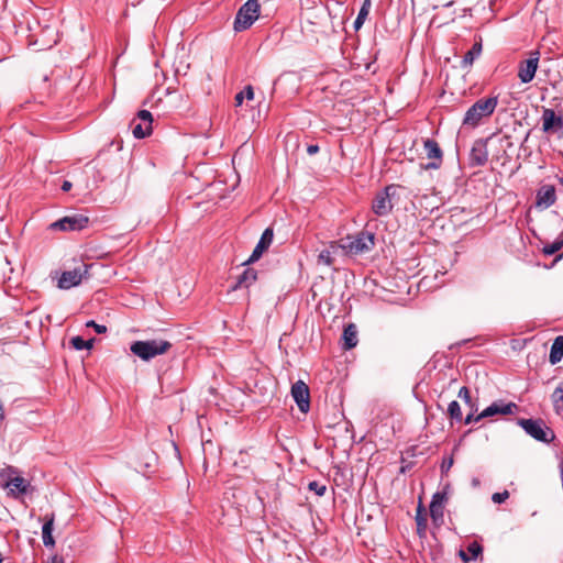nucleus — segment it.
I'll return each instance as SVG.
<instances>
[{"label":"nucleus","instance_id":"obj_1","mask_svg":"<svg viewBox=\"0 0 563 563\" xmlns=\"http://www.w3.org/2000/svg\"><path fill=\"white\" fill-rule=\"evenodd\" d=\"M498 106V97L481 98L465 112L462 125L468 129L477 128L484 119L489 118Z\"/></svg>","mask_w":563,"mask_h":563},{"label":"nucleus","instance_id":"obj_2","mask_svg":"<svg viewBox=\"0 0 563 563\" xmlns=\"http://www.w3.org/2000/svg\"><path fill=\"white\" fill-rule=\"evenodd\" d=\"M172 347L165 340L135 341L131 344V352L143 361H150L157 355L166 353Z\"/></svg>","mask_w":563,"mask_h":563},{"label":"nucleus","instance_id":"obj_3","mask_svg":"<svg viewBox=\"0 0 563 563\" xmlns=\"http://www.w3.org/2000/svg\"><path fill=\"white\" fill-rule=\"evenodd\" d=\"M375 245V235L371 232H361L354 236H347L342 241V249L350 254H363Z\"/></svg>","mask_w":563,"mask_h":563},{"label":"nucleus","instance_id":"obj_4","mask_svg":"<svg viewBox=\"0 0 563 563\" xmlns=\"http://www.w3.org/2000/svg\"><path fill=\"white\" fill-rule=\"evenodd\" d=\"M260 4L257 0H247L238 11L234 19V31L242 32L249 29L258 18Z\"/></svg>","mask_w":563,"mask_h":563},{"label":"nucleus","instance_id":"obj_5","mask_svg":"<svg viewBox=\"0 0 563 563\" xmlns=\"http://www.w3.org/2000/svg\"><path fill=\"white\" fill-rule=\"evenodd\" d=\"M518 424L537 441L549 443L555 438L554 432L542 420L518 419Z\"/></svg>","mask_w":563,"mask_h":563},{"label":"nucleus","instance_id":"obj_6","mask_svg":"<svg viewBox=\"0 0 563 563\" xmlns=\"http://www.w3.org/2000/svg\"><path fill=\"white\" fill-rule=\"evenodd\" d=\"M397 187L398 186L394 184L388 185L375 195L372 202V210L376 216L384 217L391 212L394 208L391 199L396 195Z\"/></svg>","mask_w":563,"mask_h":563},{"label":"nucleus","instance_id":"obj_7","mask_svg":"<svg viewBox=\"0 0 563 563\" xmlns=\"http://www.w3.org/2000/svg\"><path fill=\"white\" fill-rule=\"evenodd\" d=\"M89 223L88 217L81 213H74L71 216H66L53 223H51V230H59V231H80L87 228Z\"/></svg>","mask_w":563,"mask_h":563},{"label":"nucleus","instance_id":"obj_8","mask_svg":"<svg viewBox=\"0 0 563 563\" xmlns=\"http://www.w3.org/2000/svg\"><path fill=\"white\" fill-rule=\"evenodd\" d=\"M539 58V51H532L530 52L529 58L519 63L518 77L522 84H528L533 80L538 69Z\"/></svg>","mask_w":563,"mask_h":563},{"label":"nucleus","instance_id":"obj_9","mask_svg":"<svg viewBox=\"0 0 563 563\" xmlns=\"http://www.w3.org/2000/svg\"><path fill=\"white\" fill-rule=\"evenodd\" d=\"M423 148L426 155L431 162L423 166L424 169H438L440 168L443 161V152L438 144V142L433 139H426L423 141Z\"/></svg>","mask_w":563,"mask_h":563},{"label":"nucleus","instance_id":"obj_10","mask_svg":"<svg viewBox=\"0 0 563 563\" xmlns=\"http://www.w3.org/2000/svg\"><path fill=\"white\" fill-rule=\"evenodd\" d=\"M291 396L301 412H308L310 408V391L308 385L297 380L291 386Z\"/></svg>","mask_w":563,"mask_h":563},{"label":"nucleus","instance_id":"obj_11","mask_svg":"<svg viewBox=\"0 0 563 563\" xmlns=\"http://www.w3.org/2000/svg\"><path fill=\"white\" fill-rule=\"evenodd\" d=\"M274 239V231L272 228H267L261 235L260 241L257 242L255 249L253 250L251 256L243 263V265H249L255 263L261 258L263 253L268 250Z\"/></svg>","mask_w":563,"mask_h":563},{"label":"nucleus","instance_id":"obj_12","mask_svg":"<svg viewBox=\"0 0 563 563\" xmlns=\"http://www.w3.org/2000/svg\"><path fill=\"white\" fill-rule=\"evenodd\" d=\"M563 129V118L551 108H543L542 131L545 133L558 132Z\"/></svg>","mask_w":563,"mask_h":563},{"label":"nucleus","instance_id":"obj_13","mask_svg":"<svg viewBox=\"0 0 563 563\" xmlns=\"http://www.w3.org/2000/svg\"><path fill=\"white\" fill-rule=\"evenodd\" d=\"M87 273V266H84V272H81L80 267L63 272L58 279V287L60 289H69L74 286H77L78 284H80L84 275Z\"/></svg>","mask_w":563,"mask_h":563},{"label":"nucleus","instance_id":"obj_14","mask_svg":"<svg viewBox=\"0 0 563 563\" xmlns=\"http://www.w3.org/2000/svg\"><path fill=\"white\" fill-rule=\"evenodd\" d=\"M488 161L487 145L484 140H476L470 153V165L472 167L484 166Z\"/></svg>","mask_w":563,"mask_h":563},{"label":"nucleus","instance_id":"obj_15","mask_svg":"<svg viewBox=\"0 0 563 563\" xmlns=\"http://www.w3.org/2000/svg\"><path fill=\"white\" fill-rule=\"evenodd\" d=\"M5 489H8V496L14 499H20L22 496L31 493L33 487L30 481L22 477L19 473L16 476H14L12 483L9 482V487Z\"/></svg>","mask_w":563,"mask_h":563},{"label":"nucleus","instance_id":"obj_16","mask_svg":"<svg viewBox=\"0 0 563 563\" xmlns=\"http://www.w3.org/2000/svg\"><path fill=\"white\" fill-rule=\"evenodd\" d=\"M517 409V405L514 402H503V401H495L487 408H485L477 417L476 419H484L494 417L496 415H511L514 410Z\"/></svg>","mask_w":563,"mask_h":563},{"label":"nucleus","instance_id":"obj_17","mask_svg":"<svg viewBox=\"0 0 563 563\" xmlns=\"http://www.w3.org/2000/svg\"><path fill=\"white\" fill-rule=\"evenodd\" d=\"M556 200L555 188L552 185H543L537 191L536 207L539 209H548L554 205Z\"/></svg>","mask_w":563,"mask_h":563},{"label":"nucleus","instance_id":"obj_18","mask_svg":"<svg viewBox=\"0 0 563 563\" xmlns=\"http://www.w3.org/2000/svg\"><path fill=\"white\" fill-rule=\"evenodd\" d=\"M446 500H448V493L445 489L433 494L431 503H430V516L433 519V521L443 519L444 504L446 503Z\"/></svg>","mask_w":563,"mask_h":563},{"label":"nucleus","instance_id":"obj_19","mask_svg":"<svg viewBox=\"0 0 563 563\" xmlns=\"http://www.w3.org/2000/svg\"><path fill=\"white\" fill-rule=\"evenodd\" d=\"M54 520H55L54 514L46 515L45 516V521H44L43 527H42L43 544L46 548L55 545V540L53 538Z\"/></svg>","mask_w":563,"mask_h":563},{"label":"nucleus","instance_id":"obj_20","mask_svg":"<svg viewBox=\"0 0 563 563\" xmlns=\"http://www.w3.org/2000/svg\"><path fill=\"white\" fill-rule=\"evenodd\" d=\"M257 279V272L254 268H245L238 277L232 289L249 288Z\"/></svg>","mask_w":563,"mask_h":563},{"label":"nucleus","instance_id":"obj_21","mask_svg":"<svg viewBox=\"0 0 563 563\" xmlns=\"http://www.w3.org/2000/svg\"><path fill=\"white\" fill-rule=\"evenodd\" d=\"M344 349L351 350L357 345V328L354 323L347 324L342 334Z\"/></svg>","mask_w":563,"mask_h":563},{"label":"nucleus","instance_id":"obj_22","mask_svg":"<svg viewBox=\"0 0 563 563\" xmlns=\"http://www.w3.org/2000/svg\"><path fill=\"white\" fill-rule=\"evenodd\" d=\"M482 49H483L482 40L479 38V41L475 42L473 44L472 48L465 53V55L462 59L461 66L463 68L472 66L474 60L481 56Z\"/></svg>","mask_w":563,"mask_h":563},{"label":"nucleus","instance_id":"obj_23","mask_svg":"<svg viewBox=\"0 0 563 563\" xmlns=\"http://www.w3.org/2000/svg\"><path fill=\"white\" fill-rule=\"evenodd\" d=\"M562 357H563V335H559L554 339V341L551 345L549 362L552 365H555L562 360Z\"/></svg>","mask_w":563,"mask_h":563},{"label":"nucleus","instance_id":"obj_24","mask_svg":"<svg viewBox=\"0 0 563 563\" xmlns=\"http://www.w3.org/2000/svg\"><path fill=\"white\" fill-rule=\"evenodd\" d=\"M483 552V547L477 542L473 541L467 545V554L463 550L460 551V556L464 562L476 560Z\"/></svg>","mask_w":563,"mask_h":563},{"label":"nucleus","instance_id":"obj_25","mask_svg":"<svg viewBox=\"0 0 563 563\" xmlns=\"http://www.w3.org/2000/svg\"><path fill=\"white\" fill-rule=\"evenodd\" d=\"M19 474V470L14 466H7L0 471V487H9V482L12 483L14 476Z\"/></svg>","mask_w":563,"mask_h":563},{"label":"nucleus","instance_id":"obj_26","mask_svg":"<svg viewBox=\"0 0 563 563\" xmlns=\"http://www.w3.org/2000/svg\"><path fill=\"white\" fill-rule=\"evenodd\" d=\"M553 407L556 413L563 411V383H560L554 389L552 396Z\"/></svg>","mask_w":563,"mask_h":563},{"label":"nucleus","instance_id":"obj_27","mask_svg":"<svg viewBox=\"0 0 563 563\" xmlns=\"http://www.w3.org/2000/svg\"><path fill=\"white\" fill-rule=\"evenodd\" d=\"M70 343L77 351L90 350L93 345V339L85 340L84 338L77 335L70 340Z\"/></svg>","mask_w":563,"mask_h":563},{"label":"nucleus","instance_id":"obj_28","mask_svg":"<svg viewBox=\"0 0 563 563\" xmlns=\"http://www.w3.org/2000/svg\"><path fill=\"white\" fill-rule=\"evenodd\" d=\"M448 415L452 420L456 422H461L463 420L461 406L456 400H453L449 404Z\"/></svg>","mask_w":563,"mask_h":563},{"label":"nucleus","instance_id":"obj_29","mask_svg":"<svg viewBox=\"0 0 563 563\" xmlns=\"http://www.w3.org/2000/svg\"><path fill=\"white\" fill-rule=\"evenodd\" d=\"M563 247V236L556 239L554 242L543 246V254L551 256L558 253Z\"/></svg>","mask_w":563,"mask_h":563},{"label":"nucleus","instance_id":"obj_30","mask_svg":"<svg viewBox=\"0 0 563 563\" xmlns=\"http://www.w3.org/2000/svg\"><path fill=\"white\" fill-rule=\"evenodd\" d=\"M152 132V129H148L143 122H140L133 126V136L135 139H144L145 136L150 135Z\"/></svg>","mask_w":563,"mask_h":563},{"label":"nucleus","instance_id":"obj_31","mask_svg":"<svg viewBox=\"0 0 563 563\" xmlns=\"http://www.w3.org/2000/svg\"><path fill=\"white\" fill-rule=\"evenodd\" d=\"M309 490L313 492L318 496H323L327 492V486L317 481H312L308 484Z\"/></svg>","mask_w":563,"mask_h":563},{"label":"nucleus","instance_id":"obj_32","mask_svg":"<svg viewBox=\"0 0 563 563\" xmlns=\"http://www.w3.org/2000/svg\"><path fill=\"white\" fill-rule=\"evenodd\" d=\"M137 118L143 122L148 129H152L153 117L148 110H140L137 112Z\"/></svg>","mask_w":563,"mask_h":563},{"label":"nucleus","instance_id":"obj_33","mask_svg":"<svg viewBox=\"0 0 563 563\" xmlns=\"http://www.w3.org/2000/svg\"><path fill=\"white\" fill-rule=\"evenodd\" d=\"M318 262L319 263H323L328 266L332 265L333 264V257H332V254L329 250H323L320 252L319 256H318Z\"/></svg>","mask_w":563,"mask_h":563},{"label":"nucleus","instance_id":"obj_34","mask_svg":"<svg viewBox=\"0 0 563 563\" xmlns=\"http://www.w3.org/2000/svg\"><path fill=\"white\" fill-rule=\"evenodd\" d=\"M459 397L473 409L474 405L472 402L471 393L467 387L463 386L459 390Z\"/></svg>","mask_w":563,"mask_h":563},{"label":"nucleus","instance_id":"obj_35","mask_svg":"<svg viewBox=\"0 0 563 563\" xmlns=\"http://www.w3.org/2000/svg\"><path fill=\"white\" fill-rule=\"evenodd\" d=\"M367 13L365 11V9H360L358 11V14L356 16V19L354 20V23H353V26L355 29V31L360 30L362 27V25L364 24V21L365 19L367 18Z\"/></svg>","mask_w":563,"mask_h":563},{"label":"nucleus","instance_id":"obj_36","mask_svg":"<svg viewBox=\"0 0 563 563\" xmlns=\"http://www.w3.org/2000/svg\"><path fill=\"white\" fill-rule=\"evenodd\" d=\"M508 498H509V492H508V490H504V492H500V493H494V494L492 495V500H493L495 504H503V503H505Z\"/></svg>","mask_w":563,"mask_h":563},{"label":"nucleus","instance_id":"obj_37","mask_svg":"<svg viewBox=\"0 0 563 563\" xmlns=\"http://www.w3.org/2000/svg\"><path fill=\"white\" fill-rule=\"evenodd\" d=\"M86 327L87 328H93L95 331L98 333V334H102V333H106L107 332V327L104 324H99L97 323L96 321L93 320H89L87 323H86Z\"/></svg>","mask_w":563,"mask_h":563},{"label":"nucleus","instance_id":"obj_38","mask_svg":"<svg viewBox=\"0 0 563 563\" xmlns=\"http://www.w3.org/2000/svg\"><path fill=\"white\" fill-rule=\"evenodd\" d=\"M421 507H418V515L416 517L418 531L424 530L427 528V519L420 515Z\"/></svg>","mask_w":563,"mask_h":563},{"label":"nucleus","instance_id":"obj_39","mask_svg":"<svg viewBox=\"0 0 563 563\" xmlns=\"http://www.w3.org/2000/svg\"><path fill=\"white\" fill-rule=\"evenodd\" d=\"M453 463H454V461H453L452 456L444 459L441 464L442 474H446L450 471V468L452 467Z\"/></svg>","mask_w":563,"mask_h":563},{"label":"nucleus","instance_id":"obj_40","mask_svg":"<svg viewBox=\"0 0 563 563\" xmlns=\"http://www.w3.org/2000/svg\"><path fill=\"white\" fill-rule=\"evenodd\" d=\"M242 91L244 92V99L246 98L247 100H252L254 98L252 86H246Z\"/></svg>","mask_w":563,"mask_h":563},{"label":"nucleus","instance_id":"obj_41","mask_svg":"<svg viewBox=\"0 0 563 563\" xmlns=\"http://www.w3.org/2000/svg\"><path fill=\"white\" fill-rule=\"evenodd\" d=\"M243 100H244V92L243 91L238 92L234 98L235 107L242 106Z\"/></svg>","mask_w":563,"mask_h":563},{"label":"nucleus","instance_id":"obj_42","mask_svg":"<svg viewBox=\"0 0 563 563\" xmlns=\"http://www.w3.org/2000/svg\"><path fill=\"white\" fill-rule=\"evenodd\" d=\"M476 417H477V416H474V413H473V412L468 413V415L465 417V419H464V423H465V424H471V423H473V422H477V421H479L481 419H476Z\"/></svg>","mask_w":563,"mask_h":563},{"label":"nucleus","instance_id":"obj_43","mask_svg":"<svg viewBox=\"0 0 563 563\" xmlns=\"http://www.w3.org/2000/svg\"><path fill=\"white\" fill-rule=\"evenodd\" d=\"M319 150H320V148H319V146H318L317 144H310V145H308V147H307V153H308L309 155H314V154H317V153L319 152Z\"/></svg>","mask_w":563,"mask_h":563},{"label":"nucleus","instance_id":"obj_44","mask_svg":"<svg viewBox=\"0 0 563 563\" xmlns=\"http://www.w3.org/2000/svg\"><path fill=\"white\" fill-rule=\"evenodd\" d=\"M4 418H5L4 407H3L2 400L0 399V424L3 422Z\"/></svg>","mask_w":563,"mask_h":563},{"label":"nucleus","instance_id":"obj_45","mask_svg":"<svg viewBox=\"0 0 563 563\" xmlns=\"http://www.w3.org/2000/svg\"><path fill=\"white\" fill-rule=\"evenodd\" d=\"M71 186H73V185H71V183H70V181H68V180H64V183L62 184V190H63V191H69V190H70V188H71Z\"/></svg>","mask_w":563,"mask_h":563},{"label":"nucleus","instance_id":"obj_46","mask_svg":"<svg viewBox=\"0 0 563 563\" xmlns=\"http://www.w3.org/2000/svg\"><path fill=\"white\" fill-rule=\"evenodd\" d=\"M361 9H365L366 13L368 14L371 9V0H364Z\"/></svg>","mask_w":563,"mask_h":563},{"label":"nucleus","instance_id":"obj_47","mask_svg":"<svg viewBox=\"0 0 563 563\" xmlns=\"http://www.w3.org/2000/svg\"><path fill=\"white\" fill-rule=\"evenodd\" d=\"M49 563H65V562H64L63 558L54 555Z\"/></svg>","mask_w":563,"mask_h":563},{"label":"nucleus","instance_id":"obj_48","mask_svg":"<svg viewBox=\"0 0 563 563\" xmlns=\"http://www.w3.org/2000/svg\"><path fill=\"white\" fill-rule=\"evenodd\" d=\"M479 484H481V482H479V479H478V478H473V479H472V486H473V487H478V486H479Z\"/></svg>","mask_w":563,"mask_h":563},{"label":"nucleus","instance_id":"obj_49","mask_svg":"<svg viewBox=\"0 0 563 563\" xmlns=\"http://www.w3.org/2000/svg\"><path fill=\"white\" fill-rule=\"evenodd\" d=\"M559 183L563 186V177L559 178Z\"/></svg>","mask_w":563,"mask_h":563},{"label":"nucleus","instance_id":"obj_50","mask_svg":"<svg viewBox=\"0 0 563 563\" xmlns=\"http://www.w3.org/2000/svg\"><path fill=\"white\" fill-rule=\"evenodd\" d=\"M3 278L11 279V276H7L5 273H3Z\"/></svg>","mask_w":563,"mask_h":563},{"label":"nucleus","instance_id":"obj_51","mask_svg":"<svg viewBox=\"0 0 563 563\" xmlns=\"http://www.w3.org/2000/svg\"><path fill=\"white\" fill-rule=\"evenodd\" d=\"M4 263H5L7 265H10V262L8 261V258H7V257L4 258Z\"/></svg>","mask_w":563,"mask_h":563}]
</instances>
